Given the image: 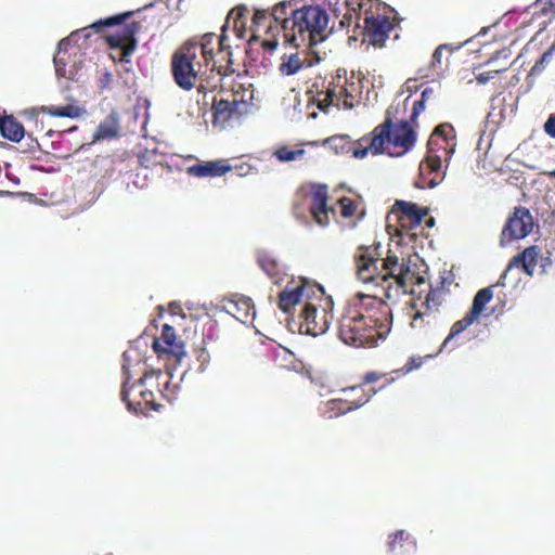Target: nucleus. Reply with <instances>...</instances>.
<instances>
[{
	"label": "nucleus",
	"mask_w": 555,
	"mask_h": 555,
	"mask_svg": "<svg viewBox=\"0 0 555 555\" xmlns=\"http://www.w3.org/2000/svg\"><path fill=\"white\" fill-rule=\"evenodd\" d=\"M139 359L137 350L129 349L122 353V373L125 380L122 382L120 398L127 404L129 411L144 412L145 410H157L155 404V396L151 389L145 386L156 387L164 398L171 400L178 389V384L172 385V373L167 369L165 372L150 371L144 372L135 384L129 386L132 377L131 369L138 366L141 370L143 365Z\"/></svg>",
	"instance_id": "7ed1b4c3"
},
{
	"label": "nucleus",
	"mask_w": 555,
	"mask_h": 555,
	"mask_svg": "<svg viewBox=\"0 0 555 555\" xmlns=\"http://www.w3.org/2000/svg\"><path fill=\"white\" fill-rule=\"evenodd\" d=\"M429 92L428 89H425L422 92L421 100H417L413 103L412 114L410 116V122L414 124L418 115L425 109V98Z\"/></svg>",
	"instance_id": "a18cd8bd"
},
{
	"label": "nucleus",
	"mask_w": 555,
	"mask_h": 555,
	"mask_svg": "<svg viewBox=\"0 0 555 555\" xmlns=\"http://www.w3.org/2000/svg\"><path fill=\"white\" fill-rule=\"evenodd\" d=\"M225 311L237 321L248 324L255 319V306L249 297L233 295L224 305Z\"/></svg>",
	"instance_id": "5701e85b"
},
{
	"label": "nucleus",
	"mask_w": 555,
	"mask_h": 555,
	"mask_svg": "<svg viewBox=\"0 0 555 555\" xmlns=\"http://www.w3.org/2000/svg\"><path fill=\"white\" fill-rule=\"evenodd\" d=\"M441 157L428 155L420 165V178L415 185L420 189L434 188L440 182Z\"/></svg>",
	"instance_id": "b1692460"
},
{
	"label": "nucleus",
	"mask_w": 555,
	"mask_h": 555,
	"mask_svg": "<svg viewBox=\"0 0 555 555\" xmlns=\"http://www.w3.org/2000/svg\"><path fill=\"white\" fill-rule=\"evenodd\" d=\"M425 224L427 228H431L434 227L435 224V218L434 217H429L426 221H425Z\"/></svg>",
	"instance_id": "864d4df0"
},
{
	"label": "nucleus",
	"mask_w": 555,
	"mask_h": 555,
	"mask_svg": "<svg viewBox=\"0 0 555 555\" xmlns=\"http://www.w3.org/2000/svg\"><path fill=\"white\" fill-rule=\"evenodd\" d=\"M247 102L240 91H221L218 96H214L211 111L212 124L225 128L232 120H237L246 112Z\"/></svg>",
	"instance_id": "9d476101"
},
{
	"label": "nucleus",
	"mask_w": 555,
	"mask_h": 555,
	"mask_svg": "<svg viewBox=\"0 0 555 555\" xmlns=\"http://www.w3.org/2000/svg\"><path fill=\"white\" fill-rule=\"evenodd\" d=\"M292 0L281 1L271 11L257 9L251 17L249 27L250 36L247 42L260 41L261 47L267 51H273L279 44V35L282 31L285 15H288V8Z\"/></svg>",
	"instance_id": "423d86ee"
},
{
	"label": "nucleus",
	"mask_w": 555,
	"mask_h": 555,
	"mask_svg": "<svg viewBox=\"0 0 555 555\" xmlns=\"http://www.w3.org/2000/svg\"><path fill=\"white\" fill-rule=\"evenodd\" d=\"M428 212L427 207H418L411 202L396 201L392 209V214L397 215L398 220L396 234L401 237L410 235V231L420 227Z\"/></svg>",
	"instance_id": "2eb2a0df"
},
{
	"label": "nucleus",
	"mask_w": 555,
	"mask_h": 555,
	"mask_svg": "<svg viewBox=\"0 0 555 555\" xmlns=\"http://www.w3.org/2000/svg\"><path fill=\"white\" fill-rule=\"evenodd\" d=\"M305 153L304 149L292 150L287 145H282L273 152V156L281 163H288L301 158Z\"/></svg>",
	"instance_id": "4c0bfd02"
},
{
	"label": "nucleus",
	"mask_w": 555,
	"mask_h": 555,
	"mask_svg": "<svg viewBox=\"0 0 555 555\" xmlns=\"http://www.w3.org/2000/svg\"><path fill=\"white\" fill-rule=\"evenodd\" d=\"M443 51L451 53L453 49L450 44L447 43L438 46L431 55V60L428 66L421 70V73L424 72L423 77L435 79L443 74L444 69L447 68V62L442 61Z\"/></svg>",
	"instance_id": "c756f323"
},
{
	"label": "nucleus",
	"mask_w": 555,
	"mask_h": 555,
	"mask_svg": "<svg viewBox=\"0 0 555 555\" xmlns=\"http://www.w3.org/2000/svg\"><path fill=\"white\" fill-rule=\"evenodd\" d=\"M211 37V60H207L205 68L207 74L210 75L211 81H220V77L230 75L235 72L232 67V46L230 43V37L225 34V28L219 37L212 33H207Z\"/></svg>",
	"instance_id": "1a4fd4ad"
},
{
	"label": "nucleus",
	"mask_w": 555,
	"mask_h": 555,
	"mask_svg": "<svg viewBox=\"0 0 555 555\" xmlns=\"http://www.w3.org/2000/svg\"><path fill=\"white\" fill-rule=\"evenodd\" d=\"M379 244L370 246H359L354 253V262L357 276L363 283H375L376 287L379 281Z\"/></svg>",
	"instance_id": "ddd939ff"
},
{
	"label": "nucleus",
	"mask_w": 555,
	"mask_h": 555,
	"mask_svg": "<svg viewBox=\"0 0 555 555\" xmlns=\"http://www.w3.org/2000/svg\"><path fill=\"white\" fill-rule=\"evenodd\" d=\"M393 30V24L385 15H371L364 18L363 41L375 48H383Z\"/></svg>",
	"instance_id": "412c9836"
},
{
	"label": "nucleus",
	"mask_w": 555,
	"mask_h": 555,
	"mask_svg": "<svg viewBox=\"0 0 555 555\" xmlns=\"http://www.w3.org/2000/svg\"><path fill=\"white\" fill-rule=\"evenodd\" d=\"M139 160H140V164L145 166L146 168L149 167V165L146 164V160H147V152L140 155L139 157Z\"/></svg>",
	"instance_id": "603ef678"
},
{
	"label": "nucleus",
	"mask_w": 555,
	"mask_h": 555,
	"mask_svg": "<svg viewBox=\"0 0 555 555\" xmlns=\"http://www.w3.org/2000/svg\"><path fill=\"white\" fill-rule=\"evenodd\" d=\"M340 207V215L343 218H351L354 216L357 210L356 203L349 197H341L338 201Z\"/></svg>",
	"instance_id": "37998d69"
},
{
	"label": "nucleus",
	"mask_w": 555,
	"mask_h": 555,
	"mask_svg": "<svg viewBox=\"0 0 555 555\" xmlns=\"http://www.w3.org/2000/svg\"><path fill=\"white\" fill-rule=\"evenodd\" d=\"M534 227L533 217L526 207H515L508 216L500 235V245H508L513 241L522 240L528 236Z\"/></svg>",
	"instance_id": "9b49d317"
},
{
	"label": "nucleus",
	"mask_w": 555,
	"mask_h": 555,
	"mask_svg": "<svg viewBox=\"0 0 555 555\" xmlns=\"http://www.w3.org/2000/svg\"><path fill=\"white\" fill-rule=\"evenodd\" d=\"M441 304V292L437 289H430L425 298V301L422 302L421 309L416 310L412 317L411 326L413 328H423L425 326L435 324L438 319Z\"/></svg>",
	"instance_id": "4be33fe9"
},
{
	"label": "nucleus",
	"mask_w": 555,
	"mask_h": 555,
	"mask_svg": "<svg viewBox=\"0 0 555 555\" xmlns=\"http://www.w3.org/2000/svg\"><path fill=\"white\" fill-rule=\"evenodd\" d=\"M326 3L341 28L349 27L353 18L359 16L361 4L358 0H326Z\"/></svg>",
	"instance_id": "393cba45"
},
{
	"label": "nucleus",
	"mask_w": 555,
	"mask_h": 555,
	"mask_svg": "<svg viewBox=\"0 0 555 555\" xmlns=\"http://www.w3.org/2000/svg\"><path fill=\"white\" fill-rule=\"evenodd\" d=\"M141 28L139 22L125 24L124 27L106 37V42L111 49H119L121 62H129V57L137 48L135 35Z\"/></svg>",
	"instance_id": "f3484780"
},
{
	"label": "nucleus",
	"mask_w": 555,
	"mask_h": 555,
	"mask_svg": "<svg viewBox=\"0 0 555 555\" xmlns=\"http://www.w3.org/2000/svg\"><path fill=\"white\" fill-rule=\"evenodd\" d=\"M439 140L444 143L441 146L446 154L452 153L455 146V130L450 124H442L435 128L433 134L429 138L428 146L434 150L435 146L439 145Z\"/></svg>",
	"instance_id": "c85d7f7f"
},
{
	"label": "nucleus",
	"mask_w": 555,
	"mask_h": 555,
	"mask_svg": "<svg viewBox=\"0 0 555 555\" xmlns=\"http://www.w3.org/2000/svg\"><path fill=\"white\" fill-rule=\"evenodd\" d=\"M248 21V10L246 7H236L230 11L228 14L225 24L222 27V30L225 28V34H228V29L231 27L232 33L238 40H247V34L249 33V28L247 27Z\"/></svg>",
	"instance_id": "bb28decb"
},
{
	"label": "nucleus",
	"mask_w": 555,
	"mask_h": 555,
	"mask_svg": "<svg viewBox=\"0 0 555 555\" xmlns=\"http://www.w3.org/2000/svg\"><path fill=\"white\" fill-rule=\"evenodd\" d=\"M131 12L117 14L104 20H100L91 25L95 31H101L104 27H112L115 25L124 24L127 18L131 15Z\"/></svg>",
	"instance_id": "58836bf2"
},
{
	"label": "nucleus",
	"mask_w": 555,
	"mask_h": 555,
	"mask_svg": "<svg viewBox=\"0 0 555 555\" xmlns=\"http://www.w3.org/2000/svg\"><path fill=\"white\" fill-rule=\"evenodd\" d=\"M210 39L209 35H203L198 41L188 40L173 52L170 64L176 85L185 91L196 88L204 98L217 88V81H211L204 63L211 60Z\"/></svg>",
	"instance_id": "20e7f679"
},
{
	"label": "nucleus",
	"mask_w": 555,
	"mask_h": 555,
	"mask_svg": "<svg viewBox=\"0 0 555 555\" xmlns=\"http://www.w3.org/2000/svg\"><path fill=\"white\" fill-rule=\"evenodd\" d=\"M544 131L551 138L555 139V113L551 114L544 124Z\"/></svg>",
	"instance_id": "de8ad7c7"
},
{
	"label": "nucleus",
	"mask_w": 555,
	"mask_h": 555,
	"mask_svg": "<svg viewBox=\"0 0 555 555\" xmlns=\"http://www.w3.org/2000/svg\"><path fill=\"white\" fill-rule=\"evenodd\" d=\"M153 349L159 357L173 359L175 363H180L186 356L183 341L177 339L175 328L169 324L163 325L160 336L153 341Z\"/></svg>",
	"instance_id": "a211bd4d"
},
{
	"label": "nucleus",
	"mask_w": 555,
	"mask_h": 555,
	"mask_svg": "<svg viewBox=\"0 0 555 555\" xmlns=\"http://www.w3.org/2000/svg\"><path fill=\"white\" fill-rule=\"evenodd\" d=\"M333 320L332 312L326 307L307 301L299 313V331L307 335L318 336L324 334Z\"/></svg>",
	"instance_id": "f8f14e48"
},
{
	"label": "nucleus",
	"mask_w": 555,
	"mask_h": 555,
	"mask_svg": "<svg viewBox=\"0 0 555 555\" xmlns=\"http://www.w3.org/2000/svg\"><path fill=\"white\" fill-rule=\"evenodd\" d=\"M555 64V41L550 46V48L542 53V55L535 61L533 66L530 69L529 75L539 76L542 74L548 66Z\"/></svg>",
	"instance_id": "72a5a7b5"
},
{
	"label": "nucleus",
	"mask_w": 555,
	"mask_h": 555,
	"mask_svg": "<svg viewBox=\"0 0 555 555\" xmlns=\"http://www.w3.org/2000/svg\"><path fill=\"white\" fill-rule=\"evenodd\" d=\"M113 80V75L109 72H105L101 79V88H107Z\"/></svg>",
	"instance_id": "8fccbe9b"
},
{
	"label": "nucleus",
	"mask_w": 555,
	"mask_h": 555,
	"mask_svg": "<svg viewBox=\"0 0 555 555\" xmlns=\"http://www.w3.org/2000/svg\"><path fill=\"white\" fill-rule=\"evenodd\" d=\"M388 548L393 555H405L416 548V543L404 530H398L389 537Z\"/></svg>",
	"instance_id": "7c9ffc66"
},
{
	"label": "nucleus",
	"mask_w": 555,
	"mask_h": 555,
	"mask_svg": "<svg viewBox=\"0 0 555 555\" xmlns=\"http://www.w3.org/2000/svg\"><path fill=\"white\" fill-rule=\"evenodd\" d=\"M314 87L317 88L314 103L323 112H327L330 106L352 108L357 102L358 87L356 82L349 81L346 75L337 74L331 81H323L321 89L318 85Z\"/></svg>",
	"instance_id": "0eeeda50"
},
{
	"label": "nucleus",
	"mask_w": 555,
	"mask_h": 555,
	"mask_svg": "<svg viewBox=\"0 0 555 555\" xmlns=\"http://www.w3.org/2000/svg\"><path fill=\"white\" fill-rule=\"evenodd\" d=\"M379 281L377 293L384 300L396 299L400 294L405 293V274L409 268L403 263H399L396 255H387L386 258H380L379 261Z\"/></svg>",
	"instance_id": "6e6552de"
},
{
	"label": "nucleus",
	"mask_w": 555,
	"mask_h": 555,
	"mask_svg": "<svg viewBox=\"0 0 555 555\" xmlns=\"http://www.w3.org/2000/svg\"><path fill=\"white\" fill-rule=\"evenodd\" d=\"M509 67H511V63L505 62L502 67H496L494 69L480 73L479 75H477L476 80L478 83L485 85L488 81H490L491 79H493L500 73L506 72Z\"/></svg>",
	"instance_id": "79ce46f5"
},
{
	"label": "nucleus",
	"mask_w": 555,
	"mask_h": 555,
	"mask_svg": "<svg viewBox=\"0 0 555 555\" xmlns=\"http://www.w3.org/2000/svg\"><path fill=\"white\" fill-rule=\"evenodd\" d=\"M317 292L323 295V288L317 284H310L301 280L298 284L287 283L286 287L279 294L278 307L285 313H291L294 308L302 302H307L315 296Z\"/></svg>",
	"instance_id": "4468645a"
},
{
	"label": "nucleus",
	"mask_w": 555,
	"mask_h": 555,
	"mask_svg": "<svg viewBox=\"0 0 555 555\" xmlns=\"http://www.w3.org/2000/svg\"><path fill=\"white\" fill-rule=\"evenodd\" d=\"M546 175L551 178H554L555 179V170H552V171H548L546 172Z\"/></svg>",
	"instance_id": "5fc2aeb1"
},
{
	"label": "nucleus",
	"mask_w": 555,
	"mask_h": 555,
	"mask_svg": "<svg viewBox=\"0 0 555 555\" xmlns=\"http://www.w3.org/2000/svg\"><path fill=\"white\" fill-rule=\"evenodd\" d=\"M119 125L115 118L108 116L98 126L94 132L95 140L111 139L118 134Z\"/></svg>",
	"instance_id": "f704fd0d"
},
{
	"label": "nucleus",
	"mask_w": 555,
	"mask_h": 555,
	"mask_svg": "<svg viewBox=\"0 0 555 555\" xmlns=\"http://www.w3.org/2000/svg\"><path fill=\"white\" fill-rule=\"evenodd\" d=\"M501 56H503L505 60H507L509 56V52L507 50L498 51L485 64L489 65V64L493 63L494 61H496L498 59H500Z\"/></svg>",
	"instance_id": "09e8293b"
},
{
	"label": "nucleus",
	"mask_w": 555,
	"mask_h": 555,
	"mask_svg": "<svg viewBox=\"0 0 555 555\" xmlns=\"http://www.w3.org/2000/svg\"><path fill=\"white\" fill-rule=\"evenodd\" d=\"M398 112L399 104L390 105L384 121L354 142L357 146L351 152L354 158H364L369 154L400 157L415 146L416 131L412 124L409 120L393 121Z\"/></svg>",
	"instance_id": "f03ea898"
},
{
	"label": "nucleus",
	"mask_w": 555,
	"mask_h": 555,
	"mask_svg": "<svg viewBox=\"0 0 555 555\" xmlns=\"http://www.w3.org/2000/svg\"><path fill=\"white\" fill-rule=\"evenodd\" d=\"M391 309L377 293L357 294L346 305L338 321V336L349 346L374 347L390 331Z\"/></svg>",
	"instance_id": "f257e3e1"
},
{
	"label": "nucleus",
	"mask_w": 555,
	"mask_h": 555,
	"mask_svg": "<svg viewBox=\"0 0 555 555\" xmlns=\"http://www.w3.org/2000/svg\"><path fill=\"white\" fill-rule=\"evenodd\" d=\"M540 255H541V249L537 245H532V246L525 248L520 254H517L509 260L505 271L501 275V279H505L507 272L513 267H521L522 270L528 275H532L535 271V267L538 264V259H539Z\"/></svg>",
	"instance_id": "a878e982"
},
{
	"label": "nucleus",
	"mask_w": 555,
	"mask_h": 555,
	"mask_svg": "<svg viewBox=\"0 0 555 555\" xmlns=\"http://www.w3.org/2000/svg\"><path fill=\"white\" fill-rule=\"evenodd\" d=\"M232 169L225 160L203 162L189 168V173L197 178L221 177Z\"/></svg>",
	"instance_id": "cd10ccee"
},
{
	"label": "nucleus",
	"mask_w": 555,
	"mask_h": 555,
	"mask_svg": "<svg viewBox=\"0 0 555 555\" xmlns=\"http://www.w3.org/2000/svg\"><path fill=\"white\" fill-rule=\"evenodd\" d=\"M0 132L12 142H20L25 134L24 126L12 115L0 118Z\"/></svg>",
	"instance_id": "2f4dec72"
},
{
	"label": "nucleus",
	"mask_w": 555,
	"mask_h": 555,
	"mask_svg": "<svg viewBox=\"0 0 555 555\" xmlns=\"http://www.w3.org/2000/svg\"><path fill=\"white\" fill-rule=\"evenodd\" d=\"M492 297L493 292L490 287H485L477 292L469 311L451 326L450 333L444 339L441 349L446 348L454 337L468 328L480 317L486 305L491 301Z\"/></svg>",
	"instance_id": "dca6fc26"
},
{
	"label": "nucleus",
	"mask_w": 555,
	"mask_h": 555,
	"mask_svg": "<svg viewBox=\"0 0 555 555\" xmlns=\"http://www.w3.org/2000/svg\"><path fill=\"white\" fill-rule=\"evenodd\" d=\"M282 24V34L285 44L296 49L311 48L325 39L324 31L328 24V15L319 5H305L296 9L293 4L288 8Z\"/></svg>",
	"instance_id": "39448f33"
},
{
	"label": "nucleus",
	"mask_w": 555,
	"mask_h": 555,
	"mask_svg": "<svg viewBox=\"0 0 555 555\" xmlns=\"http://www.w3.org/2000/svg\"><path fill=\"white\" fill-rule=\"evenodd\" d=\"M308 197L310 202L309 211L313 220L319 225H327L330 223V212L335 214V210L327 205L328 186L323 183L310 184Z\"/></svg>",
	"instance_id": "6ab92c4d"
},
{
	"label": "nucleus",
	"mask_w": 555,
	"mask_h": 555,
	"mask_svg": "<svg viewBox=\"0 0 555 555\" xmlns=\"http://www.w3.org/2000/svg\"><path fill=\"white\" fill-rule=\"evenodd\" d=\"M194 352L196 362L198 363L197 371L204 372L210 362V354L205 347H197Z\"/></svg>",
	"instance_id": "c03bdc74"
},
{
	"label": "nucleus",
	"mask_w": 555,
	"mask_h": 555,
	"mask_svg": "<svg viewBox=\"0 0 555 555\" xmlns=\"http://www.w3.org/2000/svg\"><path fill=\"white\" fill-rule=\"evenodd\" d=\"M534 14L553 17L555 15V0H535Z\"/></svg>",
	"instance_id": "ea45409f"
},
{
	"label": "nucleus",
	"mask_w": 555,
	"mask_h": 555,
	"mask_svg": "<svg viewBox=\"0 0 555 555\" xmlns=\"http://www.w3.org/2000/svg\"><path fill=\"white\" fill-rule=\"evenodd\" d=\"M42 112L53 117L77 118L82 114L83 109L75 104H67L62 107L54 105L43 106Z\"/></svg>",
	"instance_id": "c9c22d12"
},
{
	"label": "nucleus",
	"mask_w": 555,
	"mask_h": 555,
	"mask_svg": "<svg viewBox=\"0 0 555 555\" xmlns=\"http://www.w3.org/2000/svg\"><path fill=\"white\" fill-rule=\"evenodd\" d=\"M235 168L238 170L241 176L248 175L253 169L250 165L245 163L235 166Z\"/></svg>",
	"instance_id": "3c124183"
},
{
	"label": "nucleus",
	"mask_w": 555,
	"mask_h": 555,
	"mask_svg": "<svg viewBox=\"0 0 555 555\" xmlns=\"http://www.w3.org/2000/svg\"><path fill=\"white\" fill-rule=\"evenodd\" d=\"M386 377V374L378 373V372H369L362 377V385L366 386L369 384L376 383L380 380L382 378Z\"/></svg>",
	"instance_id": "49530a36"
},
{
	"label": "nucleus",
	"mask_w": 555,
	"mask_h": 555,
	"mask_svg": "<svg viewBox=\"0 0 555 555\" xmlns=\"http://www.w3.org/2000/svg\"><path fill=\"white\" fill-rule=\"evenodd\" d=\"M343 398L331 400L333 409L336 408L339 414L359 409L364 405L376 393V389H365L362 384L346 387L341 389Z\"/></svg>",
	"instance_id": "aec40b11"
},
{
	"label": "nucleus",
	"mask_w": 555,
	"mask_h": 555,
	"mask_svg": "<svg viewBox=\"0 0 555 555\" xmlns=\"http://www.w3.org/2000/svg\"><path fill=\"white\" fill-rule=\"evenodd\" d=\"M429 358H431V356H412L408 359L405 364L400 370H398V372H401L404 375L414 370H417L424 364L425 360Z\"/></svg>",
	"instance_id": "a19ab883"
},
{
	"label": "nucleus",
	"mask_w": 555,
	"mask_h": 555,
	"mask_svg": "<svg viewBox=\"0 0 555 555\" xmlns=\"http://www.w3.org/2000/svg\"><path fill=\"white\" fill-rule=\"evenodd\" d=\"M257 263L274 284H280L283 281L284 273L276 259L263 253L258 255Z\"/></svg>",
	"instance_id": "473e14b6"
},
{
	"label": "nucleus",
	"mask_w": 555,
	"mask_h": 555,
	"mask_svg": "<svg viewBox=\"0 0 555 555\" xmlns=\"http://www.w3.org/2000/svg\"><path fill=\"white\" fill-rule=\"evenodd\" d=\"M304 67V62L297 53L285 55L280 64V72L283 75L291 76L298 73Z\"/></svg>",
	"instance_id": "e433bc0d"
}]
</instances>
